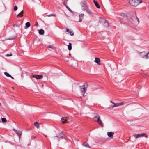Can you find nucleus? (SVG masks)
I'll return each instance as SVG.
<instances>
[{"mask_svg":"<svg viewBox=\"0 0 149 149\" xmlns=\"http://www.w3.org/2000/svg\"><path fill=\"white\" fill-rule=\"evenodd\" d=\"M142 2L141 0H130V4L133 6H136Z\"/></svg>","mask_w":149,"mask_h":149,"instance_id":"1","label":"nucleus"},{"mask_svg":"<svg viewBox=\"0 0 149 149\" xmlns=\"http://www.w3.org/2000/svg\"><path fill=\"white\" fill-rule=\"evenodd\" d=\"M81 5L82 7V9L83 10H85L88 8L87 3L86 2H82L81 3Z\"/></svg>","mask_w":149,"mask_h":149,"instance_id":"2","label":"nucleus"},{"mask_svg":"<svg viewBox=\"0 0 149 149\" xmlns=\"http://www.w3.org/2000/svg\"><path fill=\"white\" fill-rule=\"evenodd\" d=\"M97 118V119L96 120V121L100 125L103 127V124L100 119V116L97 114L96 116L94 117V118Z\"/></svg>","mask_w":149,"mask_h":149,"instance_id":"3","label":"nucleus"},{"mask_svg":"<svg viewBox=\"0 0 149 149\" xmlns=\"http://www.w3.org/2000/svg\"><path fill=\"white\" fill-rule=\"evenodd\" d=\"M133 136L136 138H137L141 137H148V135L144 133L141 134H134Z\"/></svg>","mask_w":149,"mask_h":149,"instance_id":"4","label":"nucleus"},{"mask_svg":"<svg viewBox=\"0 0 149 149\" xmlns=\"http://www.w3.org/2000/svg\"><path fill=\"white\" fill-rule=\"evenodd\" d=\"M110 102L111 103L113 104V105L109 107V109H112L114 107H116L119 106V104L118 103H115L112 101H110Z\"/></svg>","mask_w":149,"mask_h":149,"instance_id":"5","label":"nucleus"},{"mask_svg":"<svg viewBox=\"0 0 149 149\" xmlns=\"http://www.w3.org/2000/svg\"><path fill=\"white\" fill-rule=\"evenodd\" d=\"M81 91L82 93L84 95L86 93V89L84 86H80Z\"/></svg>","mask_w":149,"mask_h":149,"instance_id":"6","label":"nucleus"},{"mask_svg":"<svg viewBox=\"0 0 149 149\" xmlns=\"http://www.w3.org/2000/svg\"><path fill=\"white\" fill-rule=\"evenodd\" d=\"M13 130L18 135L19 137V138H20V136L22 135V132L20 131L17 130L15 129H13Z\"/></svg>","mask_w":149,"mask_h":149,"instance_id":"7","label":"nucleus"},{"mask_svg":"<svg viewBox=\"0 0 149 149\" xmlns=\"http://www.w3.org/2000/svg\"><path fill=\"white\" fill-rule=\"evenodd\" d=\"M33 77L37 79H41L43 77L42 75L34 74L33 75Z\"/></svg>","mask_w":149,"mask_h":149,"instance_id":"8","label":"nucleus"},{"mask_svg":"<svg viewBox=\"0 0 149 149\" xmlns=\"http://www.w3.org/2000/svg\"><path fill=\"white\" fill-rule=\"evenodd\" d=\"M100 59L99 58H95L94 61L98 65H100Z\"/></svg>","mask_w":149,"mask_h":149,"instance_id":"9","label":"nucleus"},{"mask_svg":"<svg viewBox=\"0 0 149 149\" xmlns=\"http://www.w3.org/2000/svg\"><path fill=\"white\" fill-rule=\"evenodd\" d=\"M84 14H81L79 15V22H81L82 21V20L83 19L84 17Z\"/></svg>","mask_w":149,"mask_h":149,"instance_id":"10","label":"nucleus"},{"mask_svg":"<svg viewBox=\"0 0 149 149\" xmlns=\"http://www.w3.org/2000/svg\"><path fill=\"white\" fill-rule=\"evenodd\" d=\"M114 134V133L113 132H108L107 134L109 137L112 138L113 137Z\"/></svg>","mask_w":149,"mask_h":149,"instance_id":"11","label":"nucleus"},{"mask_svg":"<svg viewBox=\"0 0 149 149\" xmlns=\"http://www.w3.org/2000/svg\"><path fill=\"white\" fill-rule=\"evenodd\" d=\"M93 2L95 5L98 8H100V6L99 4L98 3V2L97 1L95 0H93Z\"/></svg>","mask_w":149,"mask_h":149,"instance_id":"12","label":"nucleus"},{"mask_svg":"<svg viewBox=\"0 0 149 149\" xmlns=\"http://www.w3.org/2000/svg\"><path fill=\"white\" fill-rule=\"evenodd\" d=\"M82 145L86 148H91V147L89 146L88 144L86 142H84L83 143Z\"/></svg>","mask_w":149,"mask_h":149,"instance_id":"13","label":"nucleus"},{"mask_svg":"<svg viewBox=\"0 0 149 149\" xmlns=\"http://www.w3.org/2000/svg\"><path fill=\"white\" fill-rule=\"evenodd\" d=\"M85 10L86 11L87 13H88L89 14L91 15L93 14V12L88 8H87V9H86Z\"/></svg>","mask_w":149,"mask_h":149,"instance_id":"14","label":"nucleus"},{"mask_svg":"<svg viewBox=\"0 0 149 149\" xmlns=\"http://www.w3.org/2000/svg\"><path fill=\"white\" fill-rule=\"evenodd\" d=\"M30 24L29 22H27L25 24V26L24 27V28L25 29H27L30 26Z\"/></svg>","mask_w":149,"mask_h":149,"instance_id":"15","label":"nucleus"},{"mask_svg":"<svg viewBox=\"0 0 149 149\" xmlns=\"http://www.w3.org/2000/svg\"><path fill=\"white\" fill-rule=\"evenodd\" d=\"M23 10H22L21 11V12L18 14L17 15V18H19V17H22L23 16Z\"/></svg>","mask_w":149,"mask_h":149,"instance_id":"16","label":"nucleus"},{"mask_svg":"<svg viewBox=\"0 0 149 149\" xmlns=\"http://www.w3.org/2000/svg\"><path fill=\"white\" fill-rule=\"evenodd\" d=\"M104 21V26L105 27H108L109 26V24L104 19H103Z\"/></svg>","mask_w":149,"mask_h":149,"instance_id":"17","label":"nucleus"},{"mask_svg":"<svg viewBox=\"0 0 149 149\" xmlns=\"http://www.w3.org/2000/svg\"><path fill=\"white\" fill-rule=\"evenodd\" d=\"M61 121L63 123L65 122L67 120V118L65 117H62L61 119Z\"/></svg>","mask_w":149,"mask_h":149,"instance_id":"18","label":"nucleus"},{"mask_svg":"<svg viewBox=\"0 0 149 149\" xmlns=\"http://www.w3.org/2000/svg\"><path fill=\"white\" fill-rule=\"evenodd\" d=\"M39 33L40 35H43L44 33V31L43 29H40L39 31Z\"/></svg>","mask_w":149,"mask_h":149,"instance_id":"19","label":"nucleus"},{"mask_svg":"<svg viewBox=\"0 0 149 149\" xmlns=\"http://www.w3.org/2000/svg\"><path fill=\"white\" fill-rule=\"evenodd\" d=\"M68 49L69 50H70L72 49V44L70 42L68 45Z\"/></svg>","mask_w":149,"mask_h":149,"instance_id":"20","label":"nucleus"},{"mask_svg":"<svg viewBox=\"0 0 149 149\" xmlns=\"http://www.w3.org/2000/svg\"><path fill=\"white\" fill-rule=\"evenodd\" d=\"M34 125L38 128H39V125L38 123L36 122L34 123Z\"/></svg>","mask_w":149,"mask_h":149,"instance_id":"21","label":"nucleus"},{"mask_svg":"<svg viewBox=\"0 0 149 149\" xmlns=\"http://www.w3.org/2000/svg\"><path fill=\"white\" fill-rule=\"evenodd\" d=\"M143 58H145L146 59L149 58V52L147 53L145 55L144 57Z\"/></svg>","mask_w":149,"mask_h":149,"instance_id":"22","label":"nucleus"},{"mask_svg":"<svg viewBox=\"0 0 149 149\" xmlns=\"http://www.w3.org/2000/svg\"><path fill=\"white\" fill-rule=\"evenodd\" d=\"M1 120L2 121L3 123L6 122L7 121L6 119L5 118H2Z\"/></svg>","mask_w":149,"mask_h":149,"instance_id":"23","label":"nucleus"},{"mask_svg":"<svg viewBox=\"0 0 149 149\" xmlns=\"http://www.w3.org/2000/svg\"><path fill=\"white\" fill-rule=\"evenodd\" d=\"M60 134H61V136H56V137H59V138H63V132H62L60 133Z\"/></svg>","mask_w":149,"mask_h":149,"instance_id":"24","label":"nucleus"},{"mask_svg":"<svg viewBox=\"0 0 149 149\" xmlns=\"http://www.w3.org/2000/svg\"><path fill=\"white\" fill-rule=\"evenodd\" d=\"M4 74L7 77H10V75L6 72H4Z\"/></svg>","mask_w":149,"mask_h":149,"instance_id":"25","label":"nucleus"},{"mask_svg":"<svg viewBox=\"0 0 149 149\" xmlns=\"http://www.w3.org/2000/svg\"><path fill=\"white\" fill-rule=\"evenodd\" d=\"M126 103V102H121V103H118L119 104V106H120L123 105V104H124L125 103Z\"/></svg>","mask_w":149,"mask_h":149,"instance_id":"26","label":"nucleus"},{"mask_svg":"<svg viewBox=\"0 0 149 149\" xmlns=\"http://www.w3.org/2000/svg\"><path fill=\"white\" fill-rule=\"evenodd\" d=\"M47 47L49 48H50L53 49V47L52 45H49L47 46Z\"/></svg>","mask_w":149,"mask_h":149,"instance_id":"27","label":"nucleus"},{"mask_svg":"<svg viewBox=\"0 0 149 149\" xmlns=\"http://www.w3.org/2000/svg\"><path fill=\"white\" fill-rule=\"evenodd\" d=\"M17 8H18V7H17V6H15V7H14V10L15 11H16L17 10Z\"/></svg>","mask_w":149,"mask_h":149,"instance_id":"28","label":"nucleus"},{"mask_svg":"<svg viewBox=\"0 0 149 149\" xmlns=\"http://www.w3.org/2000/svg\"><path fill=\"white\" fill-rule=\"evenodd\" d=\"M69 33L71 36H72L74 35V33H73L72 32V31H69Z\"/></svg>","mask_w":149,"mask_h":149,"instance_id":"29","label":"nucleus"},{"mask_svg":"<svg viewBox=\"0 0 149 149\" xmlns=\"http://www.w3.org/2000/svg\"><path fill=\"white\" fill-rule=\"evenodd\" d=\"M19 26L16 24H15L13 25V27H19Z\"/></svg>","mask_w":149,"mask_h":149,"instance_id":"30","label":"nucleus"},{"mask_svg":"<svg viewBox=\"0 0 149 149\" xmlns=\"http://www.w3.org/2000/svg\"><path fill=\"white\" fill-rule=\"evenodd\" d=\"M52 15V16H54L55 17L56 16V14H51Z\"/></svg>","mask_w":149,"mask_h":149,"instance_id":"31","label":"nucleus"},{"mask_svg":"<svg viewBox=\"0 0 149 149\" xmlns=\"http://www.w3.org/2000/svg\"><path fill=\"white\" fill-rule=\"evenodd\" d=\"M6 56H12V54H7L6 55Z\"/></svg>","mask_w":149,"mask_h":149,"instance_id":"32","label":"nucleus"},{"mask_svg":"<svg viewBox=\"0 0 149 149\" xmlns=\"http://www.w3.org/2000/svg\"><path fill=\"white\" fill-rule=\"evenodd\" d=\"M35 25L37 27H38V22H37L36 24H35Z\"/></svg>","mask_w":149,"mask_h":149,"instance_id":"33","label":"nucleus"},{"mask_svg":"<svg viewBox=\"0 0 149 149\" xmlns=\"http://www.w3.org/2000/svg\"><path fill=\"white\" fill-rule=\"evenodd\" d=\"M66 31L67 32H69V31H70V30L68 29H66Z\"/></svg>","mask_w":149,"mask_h":149,"instance_id":"34","label":"nucleus"},{"mask_svg":"<svg viewBox=\"0 0 149 149\" xmlns=\"http://www.w3.org/2000/svg\"><path fill=\"white\" fill-rule=\"evenodd\" d=\"M66 7L67 8V9L69 10H71V9H70V8L68 6H66Z\"/></svg>","mask_w":149,"mask_h":149,"instance_id":"35","label":"nucleus"},{"mask_svg":"<svg viewBox=\"0 0 149 149\" xmlns=\"http://www.w3.org/2000/svg\"><path fill=\"white\" fill-rule=\"evenodd\" d=\"M138 20V23H139V19L137 17H136V20Z\"/></svg>","mask_w":149,"mask_h":149,"instance_id":"36","label":"nucleus"},{"mask_svg":"<svg viewBox=\"0 0 149 149\" xmlns=\"http://www.w3.org/2000/svg\"><path fill=\"white\" fill-rule=\"evenodd\" d=\"M10 77L11 78L13 79H14V78L13 77H12L11 75H10Z\"/></svg>","mask_w":149,"mask_h":149,"instance_id":"37","label":"nucleus"},{"mask_svg":"<svg viewBox=\"0 0 149 149\" xmlns=\"http://www.w3.org/2000/svg\"><path fill=\"white\" fill-rule=\"evenodd\" d=\"M15 38H10V39H9L13 40V39H14Z\"/></svg>","mask_w":149,"mask_h":149,"instance_id":"38","label":"nucleus"},{"mask_svg":"<svg viewBox=\"0 0 149 149\" xmlns=\"http://www.w3.org/2000/svg\"><path fill=\"white\" fill-rule=\"evenodd\" d=\"M75 64H76L77 65H77H78L77 63H75Z\"/></svg>","mask_w":149,"mask_h":149,"instance_id":"39","label":"nucleus"},{"mask_svg":"<svg viewBox=\"0 0 149 149\" xmlns=\"http://www.w3.org/2000/svg\"><path fill=\"white\" fill-rule=\"evenodd\" d=\"M46 16H47V17H49V15H47Z\"/></svg>","mask_w":149,"mask_h":149,"instance_id":"40","label":"nucleus"},{"mask_svg":"<svg viewBox=\"0 0 149 149\" xmlns=\"http://www.w3.org/2000/svg\"><path fill=\"white\" fill-rule=\"evenodd\" d=\"M50 16H52V15H51V14L49 15V17H50Z\"/></svg>","mask_w":149,"mask_h":149,"instance_id":"41","label":"nucleus"}]
</instances>
